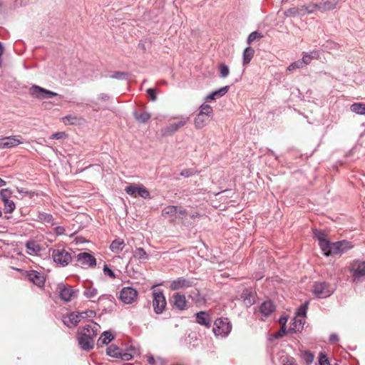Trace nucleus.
Returning <instances> with one entry per match:
<instances>
[{
    "instance_id": "nucleus-51",
    "label": "nucleus",
    "mask_w": 365,
    "mask_h": 365,
    "mask_svg": "<svg viewBox=\"0 0 365 365\" xmlns=\"http://www.w3.org/2000/svg\"><path fill=\"white\" fill-rule=\"evenodd\" d=\"M103 272L105 275L110 277L111 279L115 278V274H114L113 271L110 269L106 264H105L103 267Z\"/></svg>"
},
{
    "instance_id": "nucleus-64",
    "label": "nucleus",
    "mask_w": 365,
    "mask_h": 365,
    "mask_svg": "<svg viewBox=\"0 0 365 365\" xmlns=\"http://www.w3.org/2000/svg\"><path fill=\"white\" fill-rule=\"evenodd\" d=\"M0 216H1V211H0Z\"/></svg>"
},
{
    "instance_id": "nucleus-15",
    "label": "nucleus",
    "mask_w": 365,
    "mask_h": 365,
    "mask_svg": "<svg viewBox=\"0 0 365 365\" xmlns=\"http://www.w3.org/2000/svg\"><path fill=\"white\" fill-rule=\"evenodd\" d=\"M77 261L82 267H95L96 264V258L89 253L81 252L77 255Z\"/></svg>"
},
{
    "instance_id": "nucleus-3",
    "label": "nucleus",
    "mask_w": 365,
    "mask_h": 365,
    "mask_svg": "<svg viewBox=\"0 0 365 365\" xmlns=\"http://www.w3.org/2000/svg\"><path fill=\"white\" fill-rule=\"evenodd\" d=\"M53 262L61 266L68 265L72 259L71 252L64 248H56L52 250Z\"/></svg>"
},
{
    "instance_id": "nucleus-13",
    "label": "nucleus",
    "mask_w": 365,
    "mask_h": 365,
    "mask_svg": "<svg viewBox=\"0 0 365 365\" xmlns=\"http://www.w3.org/2000/svg\"><path fill=\"white\" fill-rule=\"evenodd\" d=\"M153 306L156 314H161L163 312L166 300L162 292H153Z\"/></svg>"
},
{
    "instance_id": "nucleus-49",
    "label": "nucleus",
    "mask_w": 365,
    "mask_h": 365,
    "mask_svg": "<svg viewBox=\"0 0 365 365\" xmlns=\"http://www.w3.org/2000/svg\"><path fill=\"white\" fill-rule=\"evenodd\" d=\"M228 89H229V86H225V87L220 88L217 91L212 92V93H216V98H220V97L224 96L225 93H227L228 91Z\"/></svg>"
},
{
    "instance_id": "nucleus-10",
    "label": "nucleus",
    "mask_w": 365,
    "mask_h": 365,
    "mask_svg": "<svg viewBox=\"0 0 365 365\" xmlns=\"http://www.w3.org/2000/svg\"><path fill=\"white\" fill-rule=\"evenodd\" d=\"M30 94L39 99L50 98L58 96L56 93L46 90L38 86H34L30 88Z\"/></svg>"
},
{
    "instance_id": "nucleus-25",
    "label": "nucleus",
    "mask_w": 365,
    "mask_h": 365,
    "mask_svg": "<svg viewBox=\"0 0 365 365\" xmlns=\"http://www.w3.org/2000/svg\"><path fill=\"white\" fill-rule=\"evenodd\" d=\"M304 323V319L295 316L292 319L289 330L294 333L300 331L303 329Z\"/></svg>"
},
{
    "instance_id": "nucleus-47",
    "label": "nucleus",
    "mask_w": 365,
    "mask_h": 365,
    "mask_svg": "<svg viewBox=\"0 0 365 365\" xmlns=\"http://www.w3.org/2000/svg\"><path fill=\"white\" fill-rule=\"evenodd\" d=\"M319 365H330L328 358L323 352H320L319 355Z\"/></svg>"
},
{
    "instance_id": "nucleus-41",
    "label": "nucleus",
    "mask_w": 365,
    "mask_h": 365,
    "mask_svg": "<svg viewBox=\"0 0 365 365\" xmlns=\"http://www.w3.org/2000/svg\"><path fill=\"white\" fill-rule=\"evenodd\" d=\"M218 68L220 71V76L221 78H225L229 76L230 69L227 65L224 63H220L218 66Z\"/></svg>"
},
{
    "instance_id": "nucleus-44",
    "label": "nucleus",
    "mask_w": 365,
    "mask_h": 365,
    "mask_svg": "<svg viewBox=\"0 0 365 365\" xmlns=\"http://www.w3.org/2000/svg\"><path fill=\"white\" fill-rule=\"evenodd\" d=\"M4 210L6 212L11 213L15 210L16 205L12 200H6L5 202H4Z\"/></svg>"
},
{
    "instance_id": "nucleus-54",
    "label": "nucleus",
    "mask_w": 365,
    "mask_h": 365,
    "mask_svg": "<svg viewBox=\"0 0 365 365\" xmlns=\"http://www.w3.org/2000/svg\"><path fill=\"white\" fill-rule=\"evenodd\" d=\"M55 231H56V235H62L65 234V231L66 230H65V228L63 227L58 226V227H56L55 228Z\"/></svg>"
},
{
    "instance_id": "nucleus-6",
    "label": "nucleus",
    "mask_w": 365,
    "mask_h": 365,
    "mask_svg": "<svg viewBox=\"0 0 365 365\" xmlns=\"http://www.w3.org/2000/svg\"><path fill=\"white\" fill-rule=\"evenodd\" d=\"M126 193L133 197L140 196L144 199L150 198L148 190L143 185L130 184L125 188Z\"/></svg>"
},
{
    "instance_id": "nucleus-16",
    "label": "nucleus",
    "mask_w": 365,
    "mask_h": 365,
    "mask_svg": "<svg viewBox=\"0 0 365 365\" xmlns=\"http://www.w3.org/2000/svg\"><path fill=\"white\" fill-rule=\"evenodd\" d=\"M162 215L164 217H178L186 215V210H182L177 206H168L162 211Z\"/></svg>"
},
{
    "instance_id": "nucleus-34",
    "label": "nucleus",
    "mask_w": 365,
    "mask_h": 365,
    "mask_svg": "<svg viewBox=\"0 0 365 365\" xmlns=\"http://www.w3.org/2000/svg\"><path fill=\"white\" fill-rule=\"evenodd\" d=\"M299 16H304L306 14H312L316 11V6L314 4H310L308 6H299Z\"/></svg>"
},
{
    "instance_id": "nucleus-38",
    "label": "nucleus",
    "mask_w": 365,
    "mask_h": 365,
    "mask_svg": "<svg viewBox=\"0 0 365 365\" xmlns=\"http://www.w3.org/2000/svg\"><path fill=\"white\" fill-rule=\"evenodd\" d=\"M39 220L45 223L53 225V217L51 214L42 212L38 215Z\"/></svg>"
},
{
    "instance_id": "nucleus-59",
    "label": "nucleus",
    "mask_w": 365,
    "mask_h": 365,
    "mask_svg": "<svg viewBox=\"0 0 365 365\" xmlns=\"http://www.w3.org/2000/svg\"><path fill=\"white\" fill-rule=\"evenodd\" d=\"M338 339H339V338H338L337 335H336V334H332L329 337V341L333 343L337 341Z\"/></svg>"
},
{
    "instance_id": "nucleus-8",
    "label": "nucleus",
    "mask_w": 365,
    "mask_h": 365,
    "mask_svg": "<svg viewBox=\"0 0 365 365\" xmlns=\"http://www.w3.org/2000/svg\"><path fill=\"white\" fill-rule=\"evenodd\" d=\"M22 139L20 135H11L0 138V148L9 149L16 147L23 143Z\"/></svg>"
},
{
    "instance_id": "nucleus-12",
    "label": "nucleus",
    "mask_w": 365,
    "mask_h": 365,
    "mask_svg": "<svg viewBox=\"0 0 365 365\" xmlns=\"http://www.w3.org/2000/svg\"><path fill=\"white\" fill-rule=\"evenodd\" d=\"M58 292L60 298L65 302H70L73 298L76 297V292L70 286L60 284L58 285Z\"/></svg>"
},
{
    "instance_id": "nucleus-50",
    "label": "nucleus",
    "mask_w": 365,
    "mask_h": 365,
    "mask_svg": "<svg viewBox=\"0 0 365 365\" xmlns=\"http://www.w3.org/2000/svg\"><path fill=\"white\" fill-rule=\"evenodd\" d=\"M68 137V135L65 132H57L51 135L50 137L51 139H63L66 138Z\"/></svg>"
},
{
    "instance_id": "nucleus-60",
    "label": "nucleus",
    "mask_w": 365,
    "mask_h": 365,
    "mask_svg": "<svg viewBox=\"0 0 365 365\" xmlns=\"http://www.w3.org/2000/svg\"><path fill=\"white\" fill-rule=\"evenodd\" d=\"M287 365H295V360L292 357L287 358Z\"/></svg>"
},
{
    "instance_id": "nucleus-21",
    "label": "nucleus",
    "mask_w": 365,
    "mask_h": 365,
    "mask_svg": "<svg viewBox=\"0 0 365 365\" xmlns=\"http://www.w3.org/2000/svg\"><path fill=\"white\" fill-rule=\"evenodd\" d=\"M241 299L243 300L245 306L250 307L255 304L256 295L252 289H245L241 294Z\"/></svg>"
},
{
    "instance_id": "nucleus-22",
    "label": "nucleus",
    "mask_w": 365,
    "mask_h": 365,
    "mask_svg": "<svg viewBox=\"0 0 365 365\" xmlns=\"http://www.w3.org/2000/svg\"><path fill=\"white\" fill-rule=\"evenodd\" d=\"M61 120L66 125H80L84 122V118L78 115H68L61 118Z\"/></svg>"
},
{
    "instance_id": "nucleus-55",
    "label": "nucleus",
    "mask_w": 365,
    "mask_h": 365,
    "mask_svg": "<svg viewBox=\"0 0 365 365\" xmlns=\"http://www.w3.org/2000/svg\"><path fill=\"white\" fill-rule=\"evenodd\" d=\"M287 321V319L286 317H281L279 319V323L282 324V331L283 334L285 333V324Z\"/></svg>"
},
{
    "instance_id": "nucleus-14",
    "label": "nucleus",
    "mask_w": 365,
    "mask_h": 365,
    "mask_svg": "<svg viewBox=\"0 0 365 365\" xmlns=\"http://www.w3.org/2000/svg\"><path fill=\"white\" fill-rule=\"evenodd\" d=\"M193 284L192 279H187L184 277H178L173 280L170 284V288L172 290H178L191 287Z\"/></svg>"
},
{
    "instance_id": "nucleus-45",
    "label": "nucleus",
    "mask_w": 365,
    "mask_h": 365,
    "mask_svg": "<svg viewBox=\"0 0 365 365\" xmlns=\"http://www.w3.org/2000/svg\"><path fill=\"white\" fill-rule=\"evenodd\" d=\"M263 37L262 35H261L259 33H258L257 31H254V32H252L248 38H247V43L248 44H250L252 43L254 41H255L256 39H259V38H262Z\"/></svg>"
},
{
    "instance_id": "nucleus-11",
    "label": "nucleus",
    "mask_w": 365,
    "mask_h": 365,
    "mask_svg": "<svg viewBox=\"0 0 365 365\" xmlns=\"http://www.w3.org/2000/svg\"><path fill=\"white\" fill-rule=\"evenodd\" d=\"M275 310V306L272 301L264 302L259 307L257 317L261 320L270 316Z\"/></svg>"
},
{
    "instance_id": "nucleus-37",
    "label": "nucleus",
    "mask_w": 365,
    "mask_h": 365,
    "mask_svg": "<svg viewBox=\"0 0 365 365\" xmlns=\"http://www.w3.org/2000/svg\"><path fill=\"white\" fill-rule=\"evenodd\" d=\"M350 109L356 114L365 115V103H354L351 106Z\"/></svg>"
},
{
    "instance_id": "nucleus-30",
    "label": "nucleus",
    "mask_w": 365,
    "mask_h": 365,
    "mask_svg": "<svg viewBox=\"0 0 365 365\" xmlns=\"http://www.w3.org/2000/svg\"><path fill=\"white\" fill-rule=\"evenodd\" d=\"M255 54V50L251 47H247L243 53V66L248 65L252 59Z\"/></svg>"
},
{
    "instance_id": "nucleus-56",
    "label": "nucleus",
    "mask_w": 365,
    "mask_h": 365,
    "mask_svg": "<svg viewBox=\"0 0 365 365\" xmlns=\"http://www.w3.org/2000/svg\"><path fill=\"white\" fill-rule=\"evenodd\" d=\"M131 356L129 354L124 353L123 354L121 352V356H119V358L124 359V360H129L130 359Z\"/></svg>"
},
{
    "instance_id": "nucleus-29",
    "label": "nucleus",
    "mask_w": 365,
    "mask_h": 365,
    "mask_svg": "<svg viewBox=\"0 0 365 365\" xmlns=\"http://www.w3.org/2000/svg\"><path fill=\"white\" fill-rule=\"evenodd\" d=\"M114 336L110 331H104L101 336L99 337L97 341V345L98 346H102L103 345L108 344L113 339Z\"/></svg>"
},
{
    "instance_id": "nucleus-40",
    "label": "nucleus",
    "mask_w": 365,
    "mask_h": 365,
    "mask_svg": "<svg viewBox=\"0 0 365 365\" xmlns=\"http://www.w3.org/2000/svg\"><path fill=\"white\" fill-rule=\"evenodd\" d=\"M308 309V302L302 304L297 309L296 317L304 319L306 317L307 310Z\"/></svg>"
},
{
    "instance_id": "nucleus-24",
    "label": "nucleus",
    "mask_w": 365,
    "mask_h": 365,
    "mask_svg": "<svg viewBox=\"0 0 365 365\" xmlns=\"http://www.w3.org/2000/svg\"><path fill=\"white\" fill-rule=\"evenodd\" d=\"M196 322L200 325L209 328L211 326L212 320L205 312H200L196 314Z\"/></svg>"
},
{
    "instance_id": "nucleus-1",
    "label": "nucleus",
    "mask_w": 365,
    "mask_h": 365,
    "mask_svg": "<svg viewBox=\"0 0 365 365\" xmlns=\"http://www.w3.org/2000/svg\"><path fill=\"white\" fill-rule=\"evenodd\" d=\"M314 234L326 256L341 255L352 247L351 243L346 240L330 242L323 231L316 230Z\"/></svg>"
},
{
    "instance_id": "nucleus-61",
    "label": "nucleus",
    "mask_w": 365,
    "mask_h": 365,
    "mask_svg": "<svg viewBox=\"0 0 365 365\" xmlns=\"http://www.w3.org/2000/svg\"><path fill=\"white\" fill-rule=\"evenodd\" d=\"M17 190L20 193L22 192V193H24L26 195H29V196L31 197V193L30 192H29V191H24L23 190H19V189H18Z\"/></svg>"
},
{
    "instance_id": "nucleus-31",
    "label": "nucleus",
    "mask_w": 365,
    "mask_h": 365,
    "mask_svg": "<svg viewBox=\"0 0 365 365\" xmlns=\"http://www.w3.org/2000/svg\"><path fill=\"white\" fill-rule=\"evenodd\" d=\"M98 294L97 289L92 286L86 287L83 292L84 296L86 298L90 299L92 302H95V299L97 298Z\"/></svg>"
},
{
    "instance_id": "nucleus-42",
    "label": "nucleus",
    "mask_w": 365,
    "mask_h": 365,
    "mask_svg": "<svg viewBox=\"0 0 365 365\" xmlns=\"http://www.w3.org/2000/svg\"><path fill=\"white\" fill-rule=\"evenodd\" d=\"M302 359L304 361H306L307 365L311 364L314 359V355L309 351H304L302 353Z\"/></svg>"
},
{
    "instance_id": "nucleus-5",
    "label": "nucleus",
    "mask_w": 365,
    "mask_h": 365,
    "mask_svg": "<svg viewBox=\"0 0 365 365\" xmlns=\"http://www.w3.org/2000/svg\"><path fill=\"white\" fill-rule=\"evenodd\" d=\"M349 271L354 282L360 280L365 277V261L354 260L349 264Z\"/></svg>"
},
{
    "instance_id": "nucleus-28",
    "label": "nucleus",
    "mask_w": 365,
    "mask_h": 365,
    "mask_svg": "<svg viewBox=\"0 0 365 365\" xmlns=\"http://www.w3.org/2000/svg\"><path fill=\"white\" fill-rule=\"evenodd\" d=\"M125 242L123 239L118 238L112 242L110 245V249L113 252L120 253L125 247Z\"/></svg>"
},
{
    "instance_id": "nucleus-18",
    "label": "nucleus",
    "mask_w": 365,
    "mask_h": 365,
    "mask_svg": "<svg viewBox=\"0 0 365 365\" xmlns=\"http://www.w3.org/2000/svg\"><path fill=\"white\" fill-rule=\"evenodd\" d=\"M95 314V312L93 311H86V312H73L71 313L69 317V321L70 322L74 325L76 326L78 323H79L81 320V319L87 318V317H92Z\"/></svg>"
},
{
    "instance_id": "nucleus-20",
    "label": "nucleus",
    "mask_w": 365,
    "mask_h": 365,
    "mask_svg": "<svg viewBox=\"0 0 365 365\" xmlns=\"http://www.w3.org/2000/svg\"><path fill=\"white\" fill-rule=\"evenodd\" d=\"M338 3V0H327L319 4H314V5L316 6V11L319 10L322 12H325L336 9Z\"/></svg>"
},
{
    "instance_id": "nucleus-23",
    "label": "nucleus",
    "mask_w": 365,
    "mask_h": 365,
    "mask_svg": "<svg viewBox=\"0 0 365 365\" xmlns=\"http://www.w3.org/2000/svg\"><path fill=\"white\" fill-rule=\"evenodd\" d=\"M210 118L207 116L197 113L194 118V125L197 130L202 129L210 122Z\"/></svg>"
},
{
    "instance_id": "nucleus-17",
    "label": "nucleus",
    "mask_w": 365,
    "mask_h": 365,
    "mask_svg": "<svg viewBox=\"0 0 365 365\" xmlns=\"http://www.w3.org/2000/svg\"><path fill=\"white\" fill-rule=\"evenodd\" d=\"M170 303L179 310H184L187 307L185 296L180 293H175L170 299Z\"/></svg>"
},
{
    "instance_id": "nucleus-9",
    "label": "nucleus",
    "mask_w": 365,
    "mask_h": 365,
    "mask_svg": "<svg viewBox=\"0 0 365 365\" xmlns=\"http://www.w3.org/2000/svg\"><path fill=\"white\" fill-rule=\"evenodd\" d=\"M138 297V292L132 287H124L120 292L119 299L124 304L133 303Z\"/></svg>"
},
{
    "instance_id": "nucleus-4",
    "label": "nucleus",
    "mask_w": 365,
    "mask_h": 365,
    "mask_svg": "<svg viewBox=\"0 0 365 365\" xmlns=\"http://www.w3.org/2000/svg\"><path fill=\"white\" fill-rule=\"evenodd\" d=\"M232 327L227 318H218L215 321L213 332L216 336H225L231 331Z\"/></svg>"
},
{
    "instance_id": "nucleus-19",
    "label": "nucleus",
    "mask_w": 365,
    "mask_h": 365,
    "mask_svg": "<svg viewBox=\"0 0 365 365\" xmlns=\"http://www.w3.org/2000/svg\"><path fill=\"white\" fill-rule=\"evenodd\" d=\"M27 277L30 282H33L38 287H43L44 286L46 279L43 274L40 272L36 270H30L27 273Z\"/></svg>"
},
{
    "instance_id": "nucleus-32",
    "label": "nucleus",
    "mask_w": 365,
    "mask_h": 365,
    "mask_svg": "<svg viewBox=\"0 0 365 365\" xmlns=\"http://www.w3.org/2000/svg\"><path fill=\"white\" fill-rule=\"evenodd\" d=\"M122 350L116 345L111 344L107 348L106 353L108 355L115 358L121 356Z\"/></svg>"
},
{
    "instance_id": "nucleus-27",
    "label": "nucleus",
    "mask_w": 365,
    "mask_h": 365,
    "mask_svg": "<svg viewBox=\"0 0 365 365\" xmlns=\"http://www.w3.org/2000/svg\"><path fill=\"white\" fill-rule=\"evenodd\" d=\"M26 247L27 253L31 255H37L41 250L40 245L35 241L27 242Z\"/></svg>"
},
{
    "instance_id": "nucleus-43",
    "label": "nucleus",
    "mask_w": 365,
    "mask_h": 365,
    "mask_svg": "<svg viewBox=\"0 0 365 365\" xmlns=\"http://www.w3.org/2000/svg\"><path fill=\"white\" fill-rule=\"evenodd\" d=\"M284 15L287 17H294L297 16H299V6H294V7L289 8V9L285 11Z\"/></svg>"
},
{
    "instance_id": "nucleus-7",
    "label": "nucleus",
    "mask_w": 365,
    "mask_h": 365,
    "mask_svg": "<svg viewBox=\"0 0 365 365\" xmlns=\"http://www.w3.org/2000/svg\"><path fill=\"white\" fill-rule=\"evenodd\" d=\"M333 292V288L324 282H315L313 286V292L319 298L329 297Z\"/></svg>"
},
{
    "instance_id": "nucleus-26",
    "label": "nucleus",
    "mask_w": 365,
    "mask_h": 365,
    "mask_svg": "<svg viewBox=\"0 0 365 365\" xmlns=\"http://www.w3.org/2000/svg\"><path fill=\"white\" fill-rule=\"evenodd\" d=\"M186 124L185 120H180L178 123L170 124L167 128L163 130L164 135H171L176 132L179 128L183 127Z\"/></svg>"
},
{
    "instance_id": "nucleus-48",
    "label": "nucleus",
    "mask_w": 365,
    "mask_h": 365,
    "mask_svg": "<svg viewBox=\"0 0 365 365\" xmlns=\"http://www.w3.org/2000/svg\"><path fill=\"white\" fill-rule=\"evenodd\" d=\"M303 66H302V62L301 61H295L292 63H291L288 68H287V70L289 71H294L297 68H302Z\"/></svg>"
},
{
    "instance_id": "nucleus-52",
    "label": "nucleus",
    "mask_w": 365,
    "mask_h": 365,
    "mask_svg": "<svg viewBox=\"0 0 365 365\" xmlns=\"http://www.w3.org/2000/svg\"><path fill=\"white\" fill-rule=\"evenodd\" d=\"M10 192L6 189L2 190L0 193L3 202H5L6 200H9V198L10 197Z\"/></svg>"
},
{
    "instance_id": "nucleus-39",
    "label": "nucleus",
    "mask_w": 365,
    "mask_h": 365,
    "mask_svg": "<svg viewBox=\"0 0 365 365\" xmlns=\"http://www.w3.org/2000/svg\"><path fill=\"white\" fill-rule=\"evenodd\" d=\"M134 257L140 260L148 259V255L143 248L139 247L134 251Z\"/></svg>"
},
{
    "instance_id": "nucleus-2",
    "label": "nucleus",
    "mask_w": 365,
    "mask_h": 365,
    "mask_svg": "<svg viewBox=\"0 0 365 365\" xmlns=\"http://www.w3.org/2000/svg\"><path fill=\"white\" fill-rule=\"evenodd\" d=\"M98 331L99 325L93 322H90L79 331L78 344L83 350L89 351L93 348L94 339Z\"/></svg>"
},
{
    "instance_id": "nucleus-58",
    "label": "nucleus",
    "mask_w": 365,
    "mask_h": 365,
    "mask_svg": "<svg viewBox=\"0 0 365 365\" xmlns=\"http://www.w3.org/2000/svg\"><path fill=\"white\" fill-rule=\"evenodd\" d=\"M216 99V93H210L206 97V101H213Z\"/></svg>"
},
{
    "instance_id": "nucleus-62",
    "label": "nucleus",
    "mask_w": 365,
    "mask_h": 365,
    "mask_svg": "<svg viewBox=\"0 0 365 365\" xmlns=\"http://www.w3.org/2000/svg\"><path fill=\"white\" fill-rule=\"evenodd\" d=\"M4 184H5V182L1 178H0V187L4 185Z\"/></svg>"
},
{
    "instance_id": "nucleus-33",
    "label": "nucleus",
    "mask_w": 365,
    "mask_h": 365,
    "mask_svg": "<svg viewBox=\"0 0 365 365\" xmlns=\"http://www.w3.org/2000/svg\"><path fill=\"white\" fill-rule=\"evenodd\" d=\"M133 115L137 121L142 123H147L151 118V115L148 112H135Z\"/></svg>"
},
{
    "instance_id": "nucleus-57",
    "label": "nucleus",
    "mask_w": 365,
    "mask_h": 365,
    "mask_svg": "<svg viewBox=\"0 0 365 365\" xmlns=\"http://www.w3.org/2000/svg\"><path fill=\"white\" fill-rule=\"evenodd\" d=\"M147 358H148L147 361L150 364L153 365L155 364V359H154L153 356L148 355V356H147Z\"/></svg>"
},
{
    "instance_id": "nucleus-63",
    "label": "nucleus",
    "mask_w": 365,
    "mask_h": 365,
    "mask_svg": "<svg viewBox=\"0 0 365 365\" xmlns=\"http://www.w3.org/2000/svg\"><path fill=\"white\" fill-rule=\"evenodd\" d=\"M282 336V334L280 332H279V333L277 334V337H280V336Z\"/></svg>"
},
{
    "instance_id": "nucleus-35",
    "label": "nucleus",
    "mask_w": 365,
    "mask_h": 365,
    "mask_svg": "<svg viewBox=\"0 0 365 365\" xmlns=\"http://www.w3.org/2000/svg\"><path fill=\"white\" fill-rule=\"evenodd\" d=\"M319 56L317 51H312L310 53H306L303 56L302 62V66L304 65H309L311 63L312 61L314 58L317 59L319 58Z\"/></svg>"
},
{
    "instance_id": "nucleus-36",
    "label": "nucleus",
    "mask_w": 365,
    "mask_h": 365,
    "mask_svg": "<svg viewBox=\"0 0 365 365\" xmlns=\"http://www.w3.org/2000/svg\"><path fill=\"white\" fill-rule=\"evenodd\" d=\"M198 113L205 115L211 118L213 114V109L210 105L203 103L199 107Z\"/></svg>"
},
{
    "instance_id": "nucleus-53",
    "label": "nucleus",
    "mask_w": 365,
    "mask_h": 365,
    "mask_svg": "<svg viewBox=\"0 0 365 365\" xmlns=\"http://www.w3.org/2000/svg\"><path fill=\"white\" fill-rule=\"evenodd\" d=\"M146 92L148 94V96H150L151 101H154L156 100L157 96H156V94H155V89H153V88H148Z\"/></svg>"
},
{
    "instance_id": "nucleus-46",
    "label": "nucleus",
    "mask_w": 365,
    "mask_h": 365,
    "mask_svg": "<svg viewBox=\"0 0 365 365\" xmlns=\"http://www.w3.org/2000/svg\"><path fill=\"white\" fill-rule=\"evenodd\" d=\"M197 173V170L192 168L188 169H184L181 171L180 175L182 177L188 178L190 176H192Z\"/></svg>"
}]
</instances>
